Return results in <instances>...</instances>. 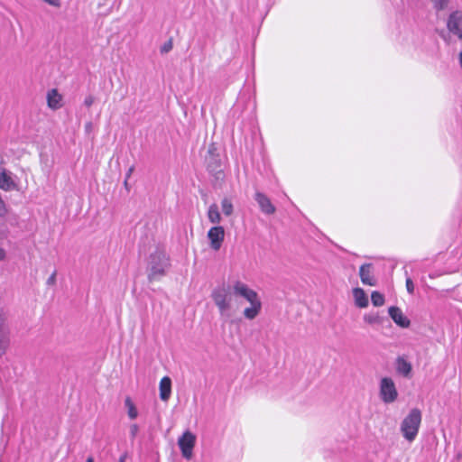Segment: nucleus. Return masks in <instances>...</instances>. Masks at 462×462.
<instances>
[{
    "mask_svg": "<svg viewBox=\"0 0 462 462\" xmlns=\"http://www.w3.org/2000/svg\"><path fill=\"white\" fill-rule=\"evenodd\" d=\"M234 297L244 298L250 303V307L245 308L243 312L245 319H254L259 315L262 302L257 292L247 284L236 281L232 286L223 284L212 291L211 298L222 317H231Z\"/></svg>",
    "mask_w": 462,
    "mask_h": 462,
    "instance_id": "nucleus-1",
    "label": "nucleus"
},
{
    "mask_svg": "<svg viewBox=\"0 0 462 462\" xmlns=\"http://www.w3.org/2000/svg\"><path fill=\"white\" fill-rule=\"evenodd\" d=\"M170 259L164 251L157 249L150 254L148 263V280L160 281L170 267Z\"/></svg>",
    "mask_w": 462,
    "mask_h": 462,
    "instance_id": "nucleus-2",
    "label": "nucleus"
},
{
    "mask_svg": "<svg viewBox=\"0 0 462 462\" xmlns=\"http://www.w3.org/2000/svg\"><path fill=\"white\" fill-rule=\"evenodd\" d=\"M421 411L418 408H413L401 423V432L403 438L409 442H412L419 432L421 423Z\"/></svg>",
    "mask_w": 462,
    "mask_h": 462,
    "instance_id": "nucleus-3",
    "label": "nucleus"
},
{
    "mask_svg": "<svg viewBox=\"0 0 462 462\" xmlns=\"http://www.w3.org/2000/svg\"><path fill=\"white\" fill-rule=\"evenodd\" d=\"M380 397L385 403L393 402L398 397V392L393 380L383 377L380 382Z\"/></svg>",
    "mask_w": 462,
    "mask_h": 462,
    "instance_id": "nucleus-4",
    "label": "nucleus"
},
{
    "mask_svg": "<svg viewBox=\"0 0 462 462\" xmlns=\"http://www.w3.org/2000/svg\"><path fill=\"white\" fill-rule=\"evenodd\" d=\"M447 28L449 33L462 40V10H455L448 14Z\"/></svg>",
    "mask_w": 462,
    "mask_h": 462,
    "instance_id": "nucleus-5",
    "label": "nucleus"
},
{
    "mask_svg": "<svg viewBox=\"0 0 462 462\" xmlns=\"http://www.w3.org/2000/svg\"><path fill=\"white\" fill-rule=\"evenodd\" d=\"M214 151L215 149L213 147L208 149V155L206 157L207 169L217 179H223L224 171L221 168V160Z\"/></svg>",
    "mask_w": 462,
    "mask_h": 462,
    "instance_id": "nucleus-6",
    "label": "nucleus"
},
{
    "mask_svg": "<svg viewBox=\"0 0 462 462\" xmlns=\"http://www.w3.org/2000/svg\"><path fill=\"white\" fill-rule=\"evenodd\" d=\"M196 437L189 431H186L183 435L179 439L178 445L181 450L182 456L189 459L192 457L193 448L195 446Z\"/></svg>",
    "mask_w": 462,
    "mask_h": 462,
    "instance_id": "nucleus-7",
    "label": "nucleus"
},
{
    "mask_svg": "<svg viewBox=\"0 0 462 462\" xmlns=\"http://www.w3.org/2000/svg\"><path fill=\"white\" fill-rule=\"evenodd\" d=\"M208 238L210 242V247L217 251L220 249L225 238V229L221 226H215L208 232Z\"/></svg>",
    "mask_w": 462,
    "mask_h": 462,
    "instance_id": "nucleus-8",
    "label": "nucleus"
},
{
    "mask_svg": "<svg viewBox=\"0 0 462 462\" xmlns=\"http://www.w3.org/2000/svg\"><path fill=\"white\" fill-rule=\"evenodd\" d=\"M254 199L258 203L263 213L272 215L275 212V207L273 205L269 198L263 193L260 191L255 192Z\"/></svg>",
    "mask_w": 462,
    "mask_h": 462,
    "instance_id": "nucleus-9",
    "label": "nucleus"
},
{
    "mask_svg": "<svg viewBox=\"0 0 462 462\" xmlns=\"http://www.w3.org/2000/svg\"><path fill=\"white\" fill-rule=\"evenodd\" d=\"M359 276L362 283L365 285L374 286L376 284V280L373 275L372 263L362 264L359 269Z\"/></svg>",
    "mask_w": 462,
    "mask_h": 462,
    "instance_id": "nucleus-10",
    "label": "nucleus"
},
{
    "mask_svg": "<svg viewBox=\"0 0 462 462\" xmlns=\"http://www.w3.org/2000/svg\"><path fill=\"white\" fill-rule=\"evenodd\" d=\"M388 312L391 319L401 328H406L410 326L409 319L403 315L400 308L392 306L389 308Z\"/></svg>",
    "mask_w": 462,
    "mask_h": 462,
    "instance_id": "nucleus-11",
    "label": "nucleus"
},
{
    "mask_svg": "<svg viewBox=\"0 0 462 462\" xmlns=\"http://www.w3.org/2000/svg\"><path fill=\"white\" fill-rule=\"evenodd\" d=\"M160 398L163 402H167L171 393V380L168 376H164L161 379L160 385Z\"/></svg>",
    "mask_w": 462,
    "mask_h": 462,
    "instance_id": "nucleus-12",
    "label": "nucleus"
},
{
    "mask_svg": "<svg viewBox=\"0 0 462 462\" xmlns=\"http://www.w3.org/2000/svg\"><path fill=\"white\" fill-rule=\"evenodd\" d=\"M61 96L59 94L58 90L52 88L47 93V103L48 106L53 110H56L61 106Z\"/></svg>",
    "mask_w": 462,
    "mask_h": 462,
    "instance_id": "nucleus-13",
    "label": "nucleus"
},
{
    "mask_svg": "<svg viewBox=\"0 0 462 462\" xmlns=\"http://www.w3.org/2000/svg\"><path fill=\"white\" fill-rule=\"evenodd\" d=\"M396 370L404 377H409L411 373V365L404 357L399 356L396 359Z\"/></svg>",
    "mask_w": 462,
    "mask_h": 462,
    "instance_id": "nucleus-14",
    "label": "nucleus"
},
{
    "mask_svg": "<svg viewBox=\"0 0 462 462\" xmlns=\"http://www.w3.org/2000/svg\"><path fill=\"white\" fill-rule=\"evenodd\" d=\"M353 295L355 303L359 308H365L368 306V298L365 291L361 288H356L353 290Z\"/></svg>",
    "mask_w": 462,
    "mask_h": 462,
    "instance_id": "nucleus-15",
    "label": "nucleus"
},
{
    "mask_svg": "<svg viewBox=\"0 0 462 462\" xmlns=\"http://www.w3.org/2000/svg\"><path fill=\"white\" fill-rule=\"evenodd\" d=\"M208 217L212 224H219L222 220L218 207L213 203L208 207Z\"/></svg>",
    "mask_w": 462,
    "mask_h": 462,
    "instance_id": "nucleus-16",
    "label": "nucleus"
},
{
    "mask_svg": "<svg viewBox=\"0 0 462 462\" xmlns=\"http://www.w3.org/2000/svg\"><path fill=\"white\" fill-rule=\"evenodd\" d=\"M14 187V182L5 171L0 173V189L11 190Z\"/></svg>",
    "mask_w": 462,
    "mask_h": 462,
    "instance_id": "nucleus-17",
    "label": "nucleus"
},
{
    "mask_svg": "<svg viewBox=\"0 0 462 462\" xmlns=\"http://www.w3.org/2000/svg\"><path fill=\"white\" fill-rule=\"evenodd\" d=\"M125 406L127 409L128 417L131 420L136 419L138 416V411H137V409H136L134 403L133 402L132 399L129 396H127L125 399Z\"/></svg>",
    "mask_w": 462,
    "mask_h": 462,
    "instance_id": "nucleus-18",
    "label": "nucleus"
},
{
    "mask_svg": "<svg viewBox=\"0 0 462 462\" xmlns=\"http://www.w3.org/2000/svg\"><path fill=\"white\" fill-rule=\"evenodd\" d=\"M9 330L0 332V356L5 353L9 346Z\"/></svg>",
    "mask_w": 462,
    "mask_h": 462,
    "instance_id": "nucleus-19",
    "label": "nucleus"
},
{
    "mask_svg": "<svg viewBox=\"0 0 462 462\" xmlns=\"http://www.w3.org/2000/svg\"><path fill=\"white\" fill-rule=\"evenodd\" d=\"M221 208L225 216H231L234 212V207L231 199L228 198H224L221 201Z\"/></svg>",
    "mask_w": 462,
    "mask_h": 462,
    "instance_id": "nucleus-20",
    "label": "nucleus"
},
{
    "mask_svg": "<svg viewBox=\"0 0 462 462\" xmlns=\"http://www.w3.org/2000/svg\"><path fill=\"white\" fill-rule=\"evenodd\" d=\"M451 0H430L435 11L440 12L448 8Z\"/></svg>",
    "mask_w": 462,
    "mask_h": 462,
    "instance_id": "nucleus-21",
    "label": "nucleus"
},
{
    "mask_svg": "<svg viewBox=\"0 0 462 462\" xmlns=\"http://www.w3.org/2000/svg\"><path fill=\"white\" fill-rule=\"evenodd\" d=\"M363 319L365 322L370 325L382 323V319L377 313L365 314Z\"/></svg>",
    "mask_w": 462,
    "mask_h": 462,
    "instance_id": "nucleus-22",
    "label": "nucleus"
},
{
    "mask_svg": "<svg viewBox=\"0 0 462 462\" xmlns=\"http://www.w3.org/2000/svg\"><path fill=\"white\" fill-rule=\"evenodd\" d=\"M371 300L374 306L380 307L384 304V296L379 291H373Z\"/></svg>",
    "mask_w": 462,
    "mask_h": 462,
    "instance_id": "nucleus-23",
    "label": "nucleus"
},
{
    "mask_svg": "<svg viewBox=\"0 0 462 462\" xmlns=\"http://www.w3.org/2000/svg\"><path fill=\"white\" fill-rule=\"evenodd\" d=\"M7 313L3 309L0 308V332L5 330H9L8 326L6 325Z\"/></svg>",
    "mask_w": 462,
    "mask_h": 462,
    "instance_id": "nucleus-24",
    "label": "nucleus"
},
{
    "mask_svg": "<svg viewBox=\"0 0 462 462\" xmlns=\"http://www.w3.org/2000/svg\"><path fill=\"white\" fill-rule=\"evenodd\" d=\"M172 47H173L172 40L170 39L167 42H165L163 43V45L161 47V50H160L161 53L162 54L168 53L169 51H171L172 50Z\"/></svg>",
    "mask_w": 462,
    "mask_h": 462,
    "instance_id": "nucleus-25",
    "label": "nucleus"
},
{
    "mask_svg": "<svg viewBox=\"0 0 462 462\" xmlns=\"http://www.w3.org/2000/svg\"><path fill=\"white\" fill-rule=\"evenodd\" d=\"M406 289L410 294H412L414 291V284L411 278L406 279Z\"/></svg>",
    "mask_w": 462,
    "mask_h": 462,
    "instance_id": "nucleus-26",
    "label": "nucleus"
},
{
    "mask_svg": "<svg viewBox=\"0 0 462 462\" xmlns=\"http://www.w3.org/2000/svg\"><path fill=\"white\" fill-rule=\"evenodd\" d=\"M139 431V427L137 424H132L130 426V435L132 439H134Z\"/></svg>",
    "mask_w": 462,
    "mask_h": 462,
    "instance_id": "nucleus-27",
    "label": "nucleus"
},
{
    "mask_svg": "<svg viewBox=\"0 0 462 462\" xmlns=\"http://www.w3.org/2000/svg\"><path fill=\"white\" fill-rule=\"evenodd\" d=\"M8 236V230L6 227L0 226V241L5 239Z\"/></svg>",
    "mask_w": 462,
    "mask_h": 462,
    "instance_id": "nucleus-28",
    "label": "nucleus"
},
{
    "mask_svg": "<svg viewBox=\"0 0 462 462\" xmlns=\"http://www.w3.org/2000/svg\"><path fill=\"white\" fill-rule=\"evenodd\" d=\"M95 101V98L93 96H88L84 100V105L88 107L91 106Z\"/></svg>",
    "mask_w": 462,
    "mask_h": 462,
    "instance_id": "nucleus-29",
    "label": "nucleus"
},
{
    "mask_svg": "<svg viewBox=\"0 0 462 462\" xmlns=\"http://www.w3.org/2000/svg\"><path fill=\"white\" fill-rule=\"evenodd\" d=\"M56 282V272H54L47 280L48 285H53Z\"/></svg>",
    "mask_w": 462,
    "mask_h": 462,
    "instance_id": "nucleus-30",
    "label": "nucleus"
},
{
    "mask_svg": "<svg viewBox=\"0 0 462 462\" xmlns=\"http://www.w3.org/2000/svg\"><path fill=\"white\" fill-rule=\"evenodd\" d=\"M6 253L3 248H0V261H3L5 259Z\"/></svg>",
    "mask_w": 462,
    "mask_h": 462,
    "instance_id": "nucleus-31",
    "label": "nucleus"
},
{
    "mask_svg": "<svg viewBox=\"0 0 462 462\" xmlns=\"http://www.w3.org/2000/svg\"><path fill=\"white\" fill-rule=\"evenodd\" d=\"M134 170V166H131V167L128 169V171H127V172H126V175H125V178H126V179H129V178H130V176H131V174L133 173Z\"/></svg>",
    "mask_w": 462,
    "mask_h": 462,
    "instance_id": "nucleus-32",
    "label": "nucleus"
},
{
    "mask_svg": "<svg viewBox=\"0 0 462 462\" xmlns=\"http://www.w3.org/2000/svg\"><path fill=\"white\" fill-rule=\"evenodd\" d=\"M92 126L93 125H92L91 122L87 123L85 125L86 132H88V133L90 132L92 130Z\"/></svg>",
    "mask_w": 462,
    "mask_h": 462,
    "instance_id": "nucleus-33",
    "label": "nucleus"
},
{
    "mask_svg": "<svg viewBox=\"0 0 462 462\" xmlns=\"http://www.w3.org/2000/svg\"><path fill=\"white\" fill-rule=\"evenodd\" d=\"M126 454H123L120 457H119V460L118 462H125L126 460Z\"/></svg>",
    "mask_w": 462,
    "mask_h": 462,
    "instance_id": "nucleus-34",
    "label": "nucleus"
},
{
    "mask_svg": "<svg viewBox=\"0 0 462 462\" xmlns=\"http://www.w3.org/2000/svg\"><path fill=\"white\" fill-rule=\"evenodd\" d=\"M458 61H459V65L462 69V51H460L459 55H458Z\"/></svg>",
    "mask_w": 462,
    "mask_h": 462,
    "instance_id": "nucleus-35",
    "label": "nucleus"
},
{
    "mask_svg": "<svg viewBox=\"0 0 462 462\" xmlns=\"http://www.w3.org/2000/svg\"><path fill=\"white\" fill-rule=\"evenodd\" d=\"M124 185L128 189V179L125 178V180L124 181Z\"/></svg>",
    "mask_w": 462,
    "mask_h": 462,
    "instance_id": "nucleus-36",
    "label": "nucleus"
},
{
    "mask_svg": "<svg viewBox=\"0 0 462 462\" xmlns=\"http://www.w3.org/2000/svg\"><path fill=\"white\" fill-rule=\"evenodd\" d=\"M86 462H94V458L92 457H88Z\"/></svg>",
    "mask_w": 462,
    "mask_h": 462,
    "instance_id": "nucleus-37",
    "label": "nucleus"
}]
</instances>
